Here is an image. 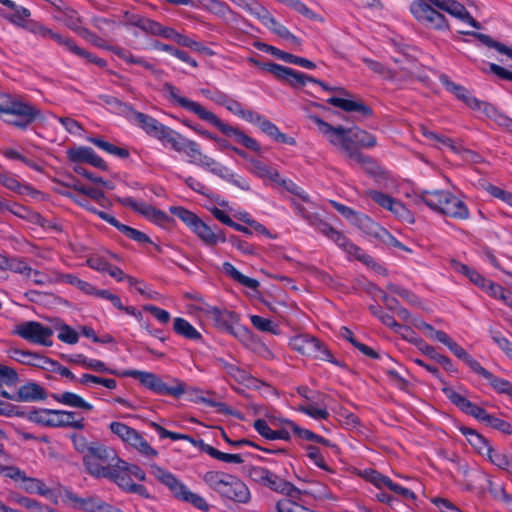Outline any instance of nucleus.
Wrapping results in <instances>:
<instances>
[{"mask_svg": "<svg viewBox=\"0 0 512 512\" xmlns=\"http://www.w3.org/2000/svg\"><path fill=\"white\" fill-rule=\"evenodd\" d=\"M163 90L166 92V97L170 102L175 103L180 107L196 114L201 120L212 124L225 136L234 138L238 144H241L245 148L255 152L260 151V145L255 139L246 135L239 128L223 122L213 112L208 111L198 102H194L186 97L181 96L179 94V89L171 83H164Z\"/></svg>", "mask_w": 512, "mask_h": 512, "instance_id": "obj_1", "label": "nucleus"}, {"mask_svg": "<svg viewBox=\"0 0 512 512\" xmlns=\"http://www.w3.org/2000/svg\"><path fill=\"white\" fill-rule=\"evenodd\" d=\"M0 118L19 129H27L37 119H43L41 110L20 96L0 94Z\"/></svg>", "mask_w": 512, "mask_h": 512, "instance_id": "obj_2", "label": "nucleus"}, {"mask_svg": "<svg viewBox=\"0 0 512 512\" xmlns=\"http://www.w3.org/2000/svg\"><path fill=\"white\" fill-rule=\"evenodd\" d=\"M313 121L318 125L321 132L328 136L332 145L339 146L342 151L343 140L348 139L350 146L359 148H373L377 144L376 137L360 128L334 127L321 118L314 116Z\"/></svg>", "mask_w": 512, "mask_h": 512, "instance_id": "obj_3", "label": "nucleus"}, {"mask_svg": "<svg viewBox=\"0 0 512 512\" xmlns=\"http://www.w3.org/2000/svg\"><path fill=\"white\" fill-rule=\"evenodd\" d=\"M297 213L309 222L310 225L314 226L317 231L334 241L339 247L343 248L347 253L353 255L360 261L367 263V259L370 258L364 253V251L350 242L348 238L340 231L335 230L325 221L321 220L317 215L309 213L302 205L295 200L291 201Z\"/></svg>", "mask_w": 512, "mask_h": 512, "instance_id": "obj_4", "label": "nucleus"}, {"mask_svg": "<svg viewBox=\"0 0 512 512\" xmlns=\"http://www.w3.org/2000/svg\"><path fill=\"white\" fill-rule=\"evenodd\" d=\"M76 412L54 409L32 410L28 419L48 427H70L78 430L85 428L84 418L75 419Z\"/></svg>", "mask_w": 512, "mask_h": 512, "instance_id": "obj_5", "label": "nucleus"}, {"mask_svg": "<svg viewBox=\"0 0 512 512\" xmlns=\"http://www.w3.org/2000/svg\"><path fill=\"white\" fill-rule=\"evenodd\" d=\"M439 0H415L410 4V12L424 27L437 31H449L446 17L435 9Z\"/></svg>", "mask_w": 512, "mask_h": 512, "instance_id": "obj_6", "label": "nucleus"}, {"mask_svg": "<svg viewBox=\"0 0 512 512\" xmlns=\"http://www.w3.org/2000/svg\"><path fill=\"white\" fill-rule=\"evenodd\" d=\"M121 376L137 379L143 386L160 395H172L178 398L185 392V384L183 382H177L175 386H168L154 373L127 370L121 372Z\"/></svg>", "mask_w": 512, "mask_h": 512, "instance_id": "obj_7", "label": "nucleus"}, {"mask_svg": "<svg viewBox=\"0 0 512 512\" xmlns=\"http://www.w3.org/2000/svg\"><path fill=\"white\" fill-rule=\"evenodd\" d=\"M289 344L293 350L303 355L340 365L328 348L319 339L313 336H309L308 334L296 335L291 338Z\"/></svg>", "mask_w": 512, "mask_h": 512, "instance_id": "obj_8", "label": "nucleus"}, {"mask_svg": "<svg viewBox=\"0 0 512 512\" xmlns=\"http://www.w3.org/2000/svg\"><path fill=\"white\" fill-rule=\"evenodd\" d=\"M342 153L349 164L357 163L362 169L376 180L385 179L386 174L375 159L363 154L356 147L350 146L349 140H343Z\"/></svg>", "mask_w": 512, "mask_h": 512, "instance_id": "obj_9", "label": "nucleus"}, {"mask_svg": "<svg viewBox=\"0 0 512 512\" xmlns=\"http://www.w3.org/2000/svg\"><path fill=\"white\" fill-rule=\"evenodd\" d=\"M14 333L30 343L44 346L52 345L50 337L53 335V330L40 322L27 321L18 324L15 327Z\"/></svg>", "mask_w": 512, "mask_h": 512, "instance_id": "obj_10", "label": "nucleus"}, {"mask_svg": "<svg viewBox=\"0 0 512 512\" xmlns=\"http://www.w3.org/2000/svg\"><path fill=\"white\" fill-rule=\"evenodd\" d=\"M65 501H68L74 509L84 512H122L97 496L79 497L69 489L64 490Z\"/></svg>", "mask_w": 512, "mask_h": 512, "instance_id": "obj_11", "label": "nucleus"}, {"mask_svg": "<svg viewBox=\"0 0 512 512\" xmlns=\"http://www.w3.org/2000/svg\"><path fill=\"white\" fill-rule=\"evenodd\" d=\"M263 68L273 74L277 79L284 80L295 88L305 86L308 82L312 83V81H314L313 77L305 73L298 72L277 63L264 64Z\"/></svg>", "mask_w": 512, "mask_h": 512, "instance_id": "obj_12", "label": "nucleus"}, {"mask_svg": "<svg viewBox=\"0 0 512 512\" xmlns=\"http://www.w3.org/2000/svg\"><path fill=\"white\" fill-rule=\"evenodd\" d=\"M118 202L125 207L131 208L135 212L143 215L147 219L155 222L156 224L166 225L173 221V219L170 218L165 212L144 202H138L134 200L132 197L118 198Z\"/></svg>", "mask_w": 512, "mask_h": 512, "instance_id": "obj_13", "label": "nucleus"}, {"mask_svg": "<svg viewBox=\"0 0 512 512\" xmlns=\"http://www.w3.org/2000/svg\"><path fill=\"white\" fill-rule=\"evenodd\" d=\"M219 494L222 497L242 504H246L250 500V491L246 484L233 475H229Z\"/></svg>", "mask_w": 512, "mask_h": 512, "instance_id": "obj_14", "label": "nucleus"}, {"mask_svg": "<svg viewBox=\"0 0 512 512\" xmlns=\"http://www.w3.org/2000/svg\"><path fill=\"white\" fill-rule=\"evenodd\" d=\"M67 157L73 163H88L98 169L106 171L108 165L95 151L86 146H79L67 150Z\"/></svg>", "mask_w": 512, "mask_h": 512, "instance_id": "obj_15", "label": "nucleus"}, {"mask_svg": "<svg viewBox=\"0 0 512 512\" xmlns=\"http://www.w3.org/2000/svg\"><path fill=\"white\" fill-rule=\"evenodd\" d=\"M404 338L413 343L423 354L441 364L446 371H453V363L450 358L438 353L433 346L427 344L422 338L417 337L415 333L404 335Z\"/></svg>", "mask_w": 512, "mask_h": 512, "instance_id": "obj_16", "label": "nucleus"}, {"mask_svg": "<svg viewBox=\"0 0 512 512\" xmlns=\"http://www.w3.org/2000/svg\"><path fill=\"white\" fill-rule=\"evenodd\" d=\"M435 9L447 12L463 22L470 24L474 28H480V23L470 15L463 4L456 0H439Z\"/></svg>", "mask_w": 512, "mask_h": 512, "instance_id": "obj_17", "label": "nucleus"}, {"mask_svg": "<svg viewBox=\"0 0 512 512\" xmlns=\"http://www.w3.org/2000/svg\"><path fill=\"white\" fill-rule=\"evenodd\" d=\"M10 357L24 365H30L47 370L51 358L36 352L22 349H11Z\"/></svg>", "mask_w": 512, "mask_h": 512, "instance_id": "obj_18", "label": "nucleus"}, {"mask_svg": "<svg viewBox=\"0 0 512 512\" xmlns=\"http://www.w3.org/2000/svg\"><path fill=\"white\" fill-rule=\"evenodd\" d=\"M151 473L157 480L167 486L177 499L186 487L172 473L156 464L151 465Z\"/></svg>", "mask_w": 512, "mask_h": 512, "instance_id": "obj_19", "label": "nucleus"}, {"mask_svg": "<svg viewBox=\"0 0 512 512\" xmlns=\"http://www.w3.org/2000/svg\"><path fill=\"white\" fill-rule=\"evenodd\" d=\"M134 122L141 127L148 135L155 137L159 140L160 137H166L165 132H167V126L160 123L157 119L151 117L150 115L139 112L136 114V118Z\"/></svg>", "mask_w": 512, "mask_h": 512, "instance_id": "obj_20", "label": "nucleus"}, {"mask_svg": "<svg viewBox=\"0 0 512 512\" xmlns=\"http://www.w3.org/2000/svg\"><path fill=\"white\" fill-rule=\"evenodd\" d=\"M46 398V390L36 382H27L17 390V402H37Z\"/></svg>", "mask_w": 512, "mask_h": 512, "instance_id": "obj_21", "label": "nucleus"}, {"mask_svg": "<svg viewBox=\"0 0 512 512\" xmlns=\"http://www.w3.org/2000/svg\"><path fill=\"white\" fill-rule=\"evenodd\" d=\"M445 200V206L442 208L441 214L460 220L469 218V210L466 204L458 197L449 193L448 198H445Z\"/></svg>", "mask_w": 512, "mask_h": 512, "instance_id": "obj_22", "label": "nucleus"}, {"mask_svg": "<svg viewBox=\"0 0 512 512\" xmlns=\"http://www.w3.org/2000/svg\"><path fill=\"white\" fill-rule=\"evenodd\" d=\"M182 153L186 154L190 158L191 163L205 167L209 170L211 167H215L218 164L213 158L203 155L199 144L192 140H189L186 143Z\"/></svg>", "mask_w": 512, "mask_h": 512, "instance_id": "obj_23", "label": "nucleus"}, {"mask_svg": "<svg viewBox=\"0 0 512 512\" xmlns=\"http://www.w3.org/2000/svg\"><path fill=\"white\" fill-rule=\"evenodd\" d=\"M327 102L345 112H358L363 117H370L372 115V109L362 101L331 97Z\"/></svg>", "mask_w": 512, "mask_h": 512, "instance_id": "obj_24", "label": "nucleus"}, {"mask_svg": "<svg viewBox=\"0 0 512 512\" xmlns=\"http://www.w3.org/2000/svg\"><path fill=\"white\" fill-rule=\"evenodd\" d=\"M210 314L213 318V320L216 322L218 327L224 329L225 331L235 334L234 333V325L238 323L239 316L233 311L229 310H221L219 308H212L210 311Z\"/></svg>", "mask_w": 512, "mask_h": 512, "instance_id": "obj_25", "label": "nucleus"}, {"mask_svg": "<svg viewBox=\"0 0 512 512\" xmlns=\"http://www.w3.org/2000/svg\"><path fill=\"white\" fill-rule=\"evenodd\" d=\"M54 18L57 21L62 22L69 29L76 31L79 34L80 30L84 29L81 27L82 20L78 12L66 5H63V7H58V13L54 14Z\"/></svg>", "mask_w": 512, "mask_h": 512, "instance_id": "obj_26", "label": "nucleus"}, {"mask_svg": "<svg viewBox=\"0 0 512 512\" xmlns=\"http://www.w3.org/2000/svg\"><path fill=\"white\" fill-rule=\"evenodd\" d=\"M135 448L141 455L146 457H157L158 452L152 448L143 436L135 429H132L129 435L123 441Z\"/></svg>", "mask_w": 512, "mask_h": 512, "instance_id": "obj_27", "label": "nucleus"}, {"mask_svg": "<svg viewBox=\"0 0 512 512\" xmlns=\"http://www.w3.org/2000/svg\"><path fill=\"white\" fill-rule=\"evenodd\" d=\"M123 460L117 459V461L113 464L107 479L113 481L119 488L123 491H126L129 485L133 482L130 473L126 470L124 465H122Z\"/></svg>", "mask_w": 512, "mask_h": 512, "instance_id": "obj_28", "label": "nucleus"}, {"mask_svg": "<svg viewBox=\"0 0 512 512\" xmlns=\"http://www.w3.org/2000/svg\"><path fill=\"white\" fill-rule=\"evenodd\" d=\"M449 193L443 190H424L419 194V199L432 210L442 213V208L445 206V198H448Z\"/></svg>", "mask_w": 512, "mask_h": 512, "instance_id": "obj_29", "label": "nucleus"}, {"mask_svg": "<svg viewBox=\"0 0 512 512\" xmlns=\"http://www.w3.org/2000/svg\"><path fill=\"white\" fill-rule=\"evenodd\" d=\"M85 456L95 457L96 460L101 461L103 464H114L118 458L116 451L98 442L90 443V453Z\"/></svg>", "mask_w": 512, "mask_h": 512, "instance_id": "obj_30", "label": "nucleus"}, {"mask_svg": "<svg viewBox=\"0 0 512 512\" xmlns=\"http://www.w3.org/2000/svg\"><path fill=\"white\" fill-rule=\"evenodd\" d=\"M263 485L288 496L298 493V489L292 483L283 480L271 471H269V475H267Z\"/></svg>", "mask_w": 512, "mask_h": 512, "instance_id": "obj_31", "label": "nucleus"}, {"mask_svg": "<svg viewBox=\"0 0 512 512\" xmlns=\"http://www.w3.org/2000/svg\"><path fill=\"white\" fill-rule=\"evenodd\" d=\"M192 231L197 234V236L207 245L213 246L216 245L220 240L225 242V237L219 233L215 232L210 226H208L204 221L199 219L197 224L194 226Z\"/></svg>", "mask_w": 512, "mask_h": 512, "instance_id": "obj_32", "label": "nucleus"}, {"mask_svg": "<svg viewBox=\"0 0 512 512\" xmlns=\"http://www.w3.org/2000/svg\"><path fill=\"white\" fill-rule=\"evenodd\" d=\"M52 398L63 405L78 408L83 411H91L93 409L92 404L86 402L81 396L73 392L52 394Z\"/></svg>", "mask_w": 512, "mask_h": 512, "instance_id": "obj_33", "label": "nucleus"}, {"mask_svg": "<svg viewBox=\"0 0 512 512\" xmlns=\"http://www.w3.org/2000/svg\"><path fill=\"white\" fill-rule=\"evenodd\" d=\"M71 362L79 364L87 369H92L93 371L100 373H109L116 376H121V372L108 368L104 362L97 359H89L82 354H78L73 358L69 359Z\"/></svg>", "mask_w": 512, "mask_h": 512, "instance_id": "obj_34", "label": "nucleus"}, {"mask_svg": "<svg viewBox=\"0 0 512 512\" xmlns=\"http://www.w3.org/2000/svg\"><path fill=\"white\" fill-rule=\"evenodd\" d=\"M250 168L249 170L262 179H269L271 181L277 182L279 178V173L276 169L267 165L266 163L257 160V159H249Z\"/></svg>", "mask_w": 512, "mask_h": 512, "instance_id": "obj_35", "label": "nucleus"}, {"mask_svg": "<svg viewBox=\"0 0 512 512\" xmlns=\"http://www.w3.org/2000/svg\"><path fill=\"white\" fill-rule=\"evenodd\" d=\"M461 433L466 436L467 441L473 446L480 454L485 455L490 449L489 442L486 438L480 435L477 431L469 427H461Z\"/></svg>", "mask_w": 512, "mask_h": 512, "instance_id": "obj_36", "label": "nucleus"}, {"mask_svg": "<svg viewBox=\"0 0 512 512\" xmlns=\"http://www.w3.org/2000/svg\"><path fill=\"white\" fill-rule=\"evenodd\" d=\"M83 462L88 473L96 478H107L113 466V464H103L95 457L85 455L83 456Z\"/></svg>", "mask_w": 512, "mask_h": 512, "instance_id": "obj_37", "label": "nucleus"}, {"mask_svg": "<svg viewBox=\"0 0 512 512\" xmlns=\"http://www.w3.org/2000/svg\"><path fill=\"white\" fill-rule=\"evenodd\" d=\"M259 126H260V129L265 134H267L268 136H270L271 138H273L277 142L285 143V144H288V145H295L296 144V141H295L294 138L288 137L286 134L281 133L279 131L278 127L274 123H272L271 121H269V120H267L265 118H262V120L259 123Z\"/></svg>", "mask_w": 512, "mask_h": 512, "instance_id": "obj_38", "label": "nucleus"}, {"mask_svg": "<svg viewBox=\"0 0 512 512\" xmlns=\"http://www.w3.org/2000/svg\"><path fill=\"white\" fill-rule=\"evenodd\" d=\"M223 271L234 281L252 290H257L260 285L258 280L243 275L229 262L223 263Z\"/></svg>", "mask_w": 512, "mask_h": 512, "instance_id": "obj_39", "label": "nucleus"}, {"mask_svg": "<svg viewBox=\"0 0 512 512\" xmlns=\"http://www.w3.org/2000/svg\"><path fill=\"white\" fill-rule=\"evenodd\" d=\"M200 447L203 452L207 453L209 456L217 460L234 464H241L244 462L240 454H229L221 452L218 449L212 447L211 445L205 444L202 440H200Z\"/></svg>", "mask_w": 512, "mask_h": 512, "instance_id": "obj_40", "label": "nucleus"}, {"mask_svg": "<svg viewBox=\"0 0 512 512\" xmlns=\"http://www.w3.org/2000/svg\"><path fill=\"white\" fill-rule=\"evenodd\" d=\"M218 362L220 363L221 367L237 382L249 385L254 380L248 371L223 359H219Z\"/></svg>", "mask_w": 512, "mask_h": 512, "instance_id": "obj_41", "label": "nucleus"}, {"mask_svg": "<svg viewBox=\"0 0 512 512\" xmlns=\"http://www.w3.org/2000/svg\"><path fill=\"white\" fill-rule=\"evenodd\" d=\"M3 269H9L14 273L23 275L26 278L31 277L32 268L22 258L17 257H3V264H0Z\"/></svg>", "mask_w": 512, "mask_h": 512, "instance_id": "obj_42", "label": "nucleus"}, {"mask_svg": "<svg viewBox=\"0 0 512 512\" xmlns=\"http://www.w3.org/2000/svg\"><path fill=\"white\" fill-rule=\"evenodd\" d=\"M330 203L345 218L352 219L355 217L358 221L361 222L362 227L369 228V229L378 228V225L376 223H374L369 217L359 215L351 208H349L343 204H340L336 201H330Z\"/></svg>", "mask_w": 512, "mask_h": 512, "instance_id": "obj_43", "label": "nucleus"}, {"mask_svg": "<svg viewBox=\"0 0 512 512\" xmlns=\"http://www.w3.org/2000/svg\"><path fill=\"white\" fill-rule=\"evenodd\" d=\"M210 171L221 177L222 179H225L229 182H231L232 184H234L235 186L241 188L242 190H245V191H248L250 190V185L249 183L241 178V177H236L233 173H231L229 171V169L221 164H217L215 167H211Z\"/></svg>", "mask_w": 512, "mask_h": 512, "instance_id": "obj_44", "label": "nucleus"}, {"mask_svg": "<svg viewBox=\"0 0 512 512\" xmlns=\"http://www.w3.org/2000/svg\"><path fill=\"white\" fill-rule=\"evenodd\" d=\"M435 339L447 346L449 350L463 362H465L470 356V354L464 348H462L445 332H437L435 334Z\"/></svg>", "mask_w": 512, "mask_h": 512, "instance_id": "obj_45", "label": "nucleus"}, {"mask_svg": "<svg viewBox=\"0 0 512 512\" xmlns=\"http://www.w3.org/2000/svg\"><path fill=\"white\" fill-rule=\"evenodd\" d=\"M22 483L23 489L28 493L39 494L45 497H51L53 495L52 490L40 479L25 476Z\"/></svg>", "mask_w": 512, "mask_h": 512, "instance_id": "obj_46", "label": "nucleus"}, {"mask_svg": "<svg viewBox=\"0 0 512 512\" xmlns=\"http://www.w3.org/2000/svg\"><path fill=\"white\" fill-rule=\"evenodd\" d=\"M498 468L507 471L512 476V455L501 453L491 446L485 454Z\"/></svg>", "mask_w": 512, "mask_h": 512, "instance_id": "obj_47", "label": "nucleus"}, {"mask_svg": "<svg viewBox=\"0 0 512 512\" xmlns=\"http://www.w3.org/2000/svg\"><path fill=\"white\" fill-rule=\"evenodd\" d=\"M173 329L178 334L190 340H199L201 334L184 318L177 317L173 321Z\"/></svg>", "mask_w": 512, "mask_h": 512, "instance_id": "obj_48", "label": "nucleus"}, {"mask_svg": "<svg viewBox=\"0 0 512 512\" xmlns=\"http://www.w3.org/2000/svg\"><path fill=\"white\" fill-rule=\"evenodd\" d=\"M466 34L475 37L483 45H485L489 48H494L499 53L505 54L509 58L512 59V49L509 48L508 46L504 45L503 43L494 40L491 36H489L487 34L479 33V32H467Z\"/></svg>", "mask_w": 512, "mask_h": 512, "instance_id": "obj_49", "label": "nucleus"}, {"mask_svg": "<svg viewBox=\"0 0 512 512\" xmlns=\"http://www.w3.org/2000/svg\"><path fill=\"white\" fill-rule=\"evenodd\" d=\"M88 141L96 145L98 148L104 150L105 152L115 155L119 158L126 159L129 157L130 152L126 148L117 147L112 143H109L101 138L90 137Z\"/></svg>", "mask_w": 512, "mask_h": 512, "instance_id": "obj_50", "label": "nucleus"}, {"mask_svg": "<svg viewBox=\"0 0 512 512\" xmlns=\"http://www.w3.org/2000/svg\"><path fill=\"white\" fill-rule=\"evenodd\" d=\"M444 394L446 397L456 405L462 412L469 414V411L471 408H473V404L470 400H468L466 397L462 396L452 388H444L443 389Z\"/></svg>", "mask_w": 512, "mask_h": 512, "instance_id": "obj_51", "label": "nucleus"}, {"mask_svg": "<svg viewBox=\"0 0 512 512\" xmlns=\"http://www.w3.org/2000/svg\"><path fill=\"white\" fill-rule=\"evenodd\" d=\"M264 13L265 14H263V18L257 19L260 20L269 29H271L277 36L286 39L290 31L285 26L278 23L266 8L264 9Z\"/></svg>", "mask_w": 512, "mask_h": 512, "instance_id": "obj_52", "label": "nucleus"}, {"mask_svg": "<svg viewBox=\"0 0 512 512\" xmlns=\"http://www.w3.org/2000/svg\"><path fill=\"white\" fill-rule=\"evenodd\" d=\"M166 130L167 132L164 133L166 137H160L159 140L168 142L173 150L182 153V150H184L189 139L183 137L181 134L173 131L169 127H167Z\"/></svg>", "mask_w": 512, "mask_h": 512, "instance_id": "obj_53", "label": "nucleus"}, {"mask_svg": "<svg viewBox=\"0 0 512 512\" xmlns=\"http://www.w3.org/2000/svg\"><path fill=\"white\" fill-rule=\"evenodd\" d=\"M178 499L190 503L195 508L203 512H207L209 510V504L206 500L202 496L191 492L187 487H185Z\"/></svg>", "mask_w": 512, "mask_h": 512, "instance_id": "obj_54", "label": "nucleus"}, {"mask_svg": "<svg viewBox=\"0 0 512 512\" xmlns=\"http://www.w3.org/2000/svg\"><path fill=\"white\" fill-rule=\"evenodd\" d=\"M170 212L181 219L191 230L200 219L195 213L181 206L170 207Z\"/></svg>", "mask_w": 512, "mask_h": 512, "instance_id": "obj_55", "label": "nucleus"}, {"mask_svg": "<svg viewBox=\"0 0 512 512\" xmlns=\"http://www.w3.org/2000/svg\"><path fill=\"white\" fill-rule=\"evenodd\" d=\"M230 474L209 471L204 475V481L216 492L220 493Z\"/></svg>", "mask_w": 512, "mask_h": 512, "instance_id": "obj_56", "label": "nucleus"}, {"mask_svg": "<svg viewBox=\"0 0 512 512\" xmlns=\"http://www.w3.org/2000/svg\"><path fill=\"white\" fill-rule=\"evenodd\" d=\"M250 321L252 325L262 332H270L272 334H279V326L272 322L271 320L258 316V315H252L250 317Z\"/></svg>", "mask_w": 512, "mask_h": 512, "instance_id": "obj_57", "label": "nucleus"}, {"mask_svg": "<svg viewBox=\"0 0 512 512\" xmlns=\"http://www.w3.org/2000/svg\"><path fill=\"white\" fill-rule=\"evenodd\" d=\"M206 8L213 14L225 18L228 15H234V11L221 0H203Z\"/></svg>", "mask_w": 512, "mask_h": 512, "instance_id": "obj_58", "label": "nucleus"}, {"mask_svg": "<svg viewBox=\"0 0 512 512\" xmlns=\"http://www.w3.org/2000/svg\"><path fill=\"white\" fill-rule=\"evenodd\" d=\"M123 16L125 18V21L123 22L124 25L136 26L145 33H147L148 27L151 23V19L141 16L139 14L131 13L129 11H125L123 13Z\"/></svg>", "mask_w": 512, "mask_h": 512, "instance_id": "obj_59", "label": "nucleus"}, {"mask_svg": "<svg viewBox=\"0 0 512 512\" xmlns=\"http://www.w3.org/2000/svg\"><path fill=\"white\" fill-rule=\"evenodd\" d=\"M440 82L443 84V86L450 92L454 93L455 96L461 100L465 101L466 98L470 95L469 91L464 88L463 86L455 84L453 81L449 79L446 75L440 76Z\"/></svg>", "mask_w": 512, "mask_h": 512, "instance_id": "obj_60", "label": "nucleus"}, {"mask_svg": "<svg viewBox=\"0 0 512 512\" xmlns=\"http://www.w3.org/2000/svg\"><path fill=\"white\" fill-rule=\"evenodd\" d=\"M379 320L387 327L393 329L394 332L401 334L403 337L404 335L414 334V331L410 327L400 325L396 322L393 316L385 312L381 315Z\"/></svg>", "mask_w": 512, "mask_h": 512, "instance_id": "obj_61", "label": "nucleus"}, {"mask_svg": "<svg viewBox=\"0 0 512 512\" xmlns=\"http://www.w3.org/2000/svg\"><path fill=\"white\" fill-rule=\"evenodd\" d=\"M147 33L156 35V36H162L166 39L175 40L176 34L178 33L173 28L164 27L160 23L151 20V23L148 27Z\"/></svg>", "mask_w": 512, "mask_h": 512, "instance_id": "obj_62", "label": "nucleus"}, {"mask_svg": "<svg viewBox=\"0 0 512 512\" xmlns=\"http://www.w3.org/2000/svg\"><path fill=\"white\" fill-rule=\"evenodd\" d=\"M486 380L489 381L496 392L506 394L512 398V384L508 380L496 377L492 373H490V378Z\"/></svg>", "mask_w": 512, "mask_h": 512, "instance_id": "obj_63", "label": "nucleus"}, {"mask_svg": "<svg viewBox=\"0 0 512 512\" xmlns=\"http://www.w3.org/2000/svg\"><path fill=\"white\" fill-rule=\"evenodd\" d=\"M11 9L14 10V13L6 15L5 18L17 26L24 27L25 20L31 15L30 11L25 7L17 5Z\"/></svg>", "mask_w": 512, "mask_h": 512, "instance_id": "obj_64", "label": "nucleus"}]
</instances>
